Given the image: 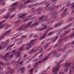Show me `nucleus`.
<instances>
[{
	"label": "nucleus",
	"instance_id": "obj_36",
	"mask_svg": "<svg viewBox=\"0 0 74 74\" xmlns=\"http://www.w3.org/2000/svg\"><path fill=\"white\" fill-rule=\"evenodd\" d=\"M38 64V62H36V65H34V67H37V66Z\"/></svg>",
	"mask_w": 74,
	"mask_h": 74
},
{
	"label": "nucleus",
	"instance_id": "obj_12",
	"mask_svg": "<svg viewBox=\"0 0 74 74\" xmlns=\"http://www.w3.org/2000/svg\"><path fill=\"white\" fill-rule=\"evenodd\" d=\"M44 15L42 16L41 17L39 18V20L40 21H46V20H47V19H43V18H44Z\"/></svg>",
	"mask_w": 74,
	"mask_h": 74
},
{
	"label": "nucleus",
	"instance_id": "obj_41",
	"mask_svg": "<svg viewBox=\"0 0 74 74\" xmlns=\"http://www.w3.org/2000/svg\"><path fill=\"white\" fill-rule=\"evenodd\" d=\"M49 45V43H48L45 46V49H47V48L48 47V45Z\"/></svg>",
	"mask_w": 74,
	"mask_h": 74
},
{
	"label": "nucleus",
	"instance_id": "obj_1",
	"mask_svg": "<svg viewBox=\"0 0 74 74\" xmlns=\"http://www.w3.org/2000/svg\"><path fill=\"white\" fill-rule=\"evenodd\" d=\"M34 39L32 40L30 42L25 45H27L26 49V50H29V49H30L32 48V44H33L34 43L33 42H34Z\"/></svg>",
	"mask_w": 74,
	"mask_h": 74
},
{
	"label": "nucleus",
	"instance_id": "obj_33",
	"mask_svg": "<svg viewBox=\"0 0 74 74\" xmlns=\"http://www.w3.org/2000/svg\"><path fill=\"white\" fill-rule=\"evenodd\" d=\"M68 27H69V26H68V25H67V26L65 27L64 28L62 29V30H66V29H67Z\"/></svg>",
	"mask_w": 74,
	"mask_h": 74
},
{
	"label": "nucleus",
	"instance_id": "obj_44",
	"mask_svg": "<svg viewBox=\"0 0 74 74\" xmlns=\"http://www.w3.org/2000/svg\"><path fill=\"white\" fill-rule=\"evenodd\" d=\"M21 21H18L14 22V23H19Z\"/></svg>",
	"mask_w": 74,
	"mask_h": 74
},
{
	"label": "nucleus",
	"instance_id": "obj_3",
	"mask_svg": "<svg viewBox=\"0 0 74 74\" xmlns=\"http://www.w3.org/2000/svg\"><path fill=\"white\" fill-rule=\"evenodd\" d=\"M10 34V30H8L5 32L4 34H3L0 37V40L3 39L4 37V36H7L9 35Z\"/></svg>",
	"mask_w": 74,
	"mask_h": 74
},
{
	"label": "nucleus",
	"instance_id": "obj_19",
	"mask_svg": "<svg viewBox=\"0 0 74 74\" xmlns=\"http://www.w3.org/2000/svg\"><path fill=\"white\" fill-rule=\"evenodd\" d=\"M70 31H71L70 30H66L64 32L65 35L67 34H69L70 32Z\"/></svg>",
	"mask_w": 74,
	"mask_h": 74
},
{
	"label": "nucleus",
	"instance_id": "obj_6",
	"mask_svg": "<svg viewBox=\"0 0 74 74\" xmlns=\"http://www.w3.org/2000/svg\"><path fill=\"white\" fill-rule=\"evenodd\" d=\"M41 27H42V28H38L37 29V30L40 31V30H44L45 29V30H46L47 29V25H45L44 24H42L41 26Z\"/></svg>",
	"mask_w": 74,
	"mask_h": 74
},
{
	"label": "nucleus",
	"instance_id": "obj_28",
	"mask_svg": "<svg viewBox=\"0 0 74 74\" xmlns=\"http://www.w3.org/2000/svg\"><path fill=\"white\" fill-rule=\"evenodd\" d=\"M25 6L24 5H22L20 6L19 8V9L20 10V9H21L22 8H25Z\"/></svg>",
	"mask_w": 74,
	"mask_h": 74
},
{
	"label": "nucleus",
	"instance_id": "obj_43",
	"mask_svg": "<svg viewBox=\"0 0 74 74\" xmlns=\"http://www.w3.org/2000/svg\"><path fill=\"white\" fill-rule=\"evenodd\" d=\"M33 70H34V69H33L32 68H31L30 70V71L31 73H33Z\"/></svg>",
	"mask_w": 74,
	"mask_h": 74
},
{
	"label": "nucleus",
	"instance_id": "obj_48",
	"mask_svg": "<svg viewBox=\"0 0 74 74\" xmlns=\"http://www.w3.org/2000/svg\"><path fill=\"white\" fill-rule=\"evenodd\" d=\"M32 7H33V5L32 4L30 5L29 6V8H32Z\"/></svg>",
	"mask_w": 74,
	"mask_h": 74
},
{
	"label": "nucleus",
	"instance_id": "obj_55",
	"mask_svg": "<svg viewBox=\"0 0 74 74\" xmlns=\"http://www.w3.org/2000/svg\"><path fill=\"white\" fill-rule=\"evenodd\" d=\"M25 69V67H23L21 69V70H23Z\"/></svg>",
	"mask_w": 74,
	"mask_h": 74
},
{
	"label": "nucleus",
	"instance_id": "obj_10",
	"mask_svg": "<svg viewBox=\"0 0 74 74\" xmlns=\"http://www.w3.org/2000/svg\"><path fill=\"white\" fill-rule=\"evenodd\" d=\"M53 16H52L53 18V19H55V18H56L57 17L56 16L57 15V12L56 11L54 12L53 13Z\"/></svg>",
	"mask_w": 74,
	"mask_h": 74
},
{
	"label": "nucleus",
	"instance_id": "obj_52",
	"mask_svg": "<svg viewBox=\"0 0 74 74\" xmlns=\"http://www.w3.org/2000/svg\"><path fill=\"white\" fill-rule=\"evenodd\" d=\"M64 71L65 72H67L68 71V68H66L64 70Z\"/></svg>",
	"mask_w": 74,
	"mask_h": 74
},
{
	"label": "nucleus",
	"instance_id": "obj_7",
	"mask_svg": "<svg viewBox=\"0 0 74 74\" xmlns=\"http://www.w3.org/2000/svg\"><path fill=\"white\" fill-rule=\"evenodd\" d=\"M53 54V55H55V56L56 57L58 54L56 53V51H52L51 52L49 53L48 55V56H51V55Z\"/></svg>",
	"mask_w": 74,
	"mask_h": 74
},
{
	"label": "nucleus",
	"instance_id": "obj_2",
	"mask_svg": "<svg viewBox=\"0 0 74 74\" xmlns=\"http://www.w3.org/2000/svg\"><path fill=\"white\" fill-rule=\"evenodd\" d=\"M53 29V28L51 27L47 29V30L44 32L43 35L40 37V40H42V39H43V38H44L46 37H47L46 35L47 32H48V30H52Z\"/></svg>",
	"mask_w": 74,
	"mask_h": 74
},
{
	"label": "nucleus",
	"instance_id": "obj_62",
	"mask_svg": "<svg viewBox=\"0 0 74 74\" xmlns=\"http://www.w3.org/2000/svg\"><path fill=\"white\" fill-rule=\"evenodd\" d=\"M15 16V14H13L11 16H10V18H12L13 17H14Z\"/></svg>",
	"mask_w": 74,
	"mask_h": 74
},
{
	"label": "nucleus",
	"instance_id": "obj_15",
	"mask_svg": "<svg viewBox=\"0 0 74 74\" xmlns=\"http://www.w3.org/2000/svg\"><path fill=\"white\" fill-rule=\"evenodd\" d=\"M25 15H26V14H23L21 15V16H19L18 15V18H22L23 16H25Z\"/></svg>",
	"mask_w": 74,
	"mask_h": 74
},
{
	"label": "nucleus",
	"instance_id": "obj_47",
	"mask_svg": "<svg viewBox=\"0 0 74 74\" xmlns=\"http://www.w3.org/2000/svg\"><path fill=\"white\" fill-rule=\"evenodd\" d=\"M13 56H14V55L13 54H11L9 56V58H12Z\"/></svg>",
	"mask_w": 74,
	"mask_h": 74
},
{
	"label": "nucleus",
	"instance_id": "obj_56",
	"mask_svg": "<svg viewBox=\"0 0 74 74\" xmlns=\"http://www.w3.org/2000/svg\"><path fill=\"white\" fill-rule=\"evenodd\" d=\"M43 51L42 49H40V51H39V53H40V52H42Z\"/></svg>",
	"mask_w": 74,
	"mask_h": 74
},
{
	"label": "nucleus",
	"instance_id": "obj_4",
	"mask_svg": "<svg viewBox=\"0 0 74 74\" xmlns=\"http://www.w3.org/2000/svg\"><path fill=\"white\" fill-rule=\"evenodd\" d=\"M26 26L25 25V24H24L22 25L21 27H20L18 28H17L16 30L17 31H18V30H25L26 32H27V30H26Z\"/></svg>",
	"mask_w": 74,
	"mask_h": 74
},
{
	"label": "nucleus",
	"instance_id": "obj_64",
	"mask_svg": "<svg viewBox=\"0 0 74 74\" xmlns=\"http://www.w3.org/2000/svg\"><path fill=\"white\" fill-rule=\"evenodd\" d=\"M4 25V26H3V27H4L5 26H8V23H5V25Z\"/></svg>",
	"mask_w": 74,
	"mask_h": 74
},
{
	"label": "nucleus",
	"instance_id": "obj_5",
	"mask_svg": "<svg viewBox=\"0 0 74 74\" xmlns=\"http://www.w3.org/2000/svg\"><path fill=\"white\" fill-rule=\"evenodd\" d=\"M12 53H13L14 54H15V55H16L17 56L15 58V59H17L19 57V56L20 55V54L19 53V51H18L17 52H15V50H14L12 52Z\"/></svg>",
	"mask_w": 74,
	"mask_h": 74
},
{
	"label": "nucleus",
	"instance_id": "obj_35",
	"mask_svg": "<svg viewBox=\"0 0 74 74\" xmlns=\"http://www.w3.org/2000/svg\"><path fill=\"white\" fill-rule=\"evenodd\" d=\"M71 6L72 8H74V2H73L71 4Z\"/></svg>",
	"mask_w": 74,
	"mask_h": 74
},
{
	"label": "nucleus",
	"instance_id": "obj_63",
	"mask_svg": "<svg viewBox=\"0 0 74 74\" xmlns=\"http://www.w3.org/2000/svg\"><path fill=\"white\" fill-rule=\"evenodd\" d=\"M67 6H70V5H71V4H70V3H67L66 5Z\"/></svg>",
	"mask_w": 74,
	"mask_h": 74
},
{
	"label": "nucleus",
	"instance_id": "obj_39",
	"mask_svg": "<svg viewBox=\"0 0 74 74\" xmlns=\"http://www.w3.org/2000/svg\"><path fill=\"white\" fill-rule=\"evenodd\" d=\"M17 3V2H16L13 3L12 5H11V7H12V6H13L14 5H16Z\"/></svg>",
	"mask_w": 74,
	"mask_h": 74
},
{
	"label": "nucleus",
	"instance_id": "obj_24",
	"mask_svg": "<svg viewBox=\"0 0 74 74\" xmlns=\"http://www.w3.org/2000/svg\"><path fill=\"white\" fill-rule=\"evenodd\" d=\"M32 17V16H30L28 17L26 19L24 20V21L25 22H26L27 21H28L29 20V19L31 17Z\"/></svg>",
	"mask_w": 74,
	"mask_h": 74
},
{
	"label": "nucleus",
	"instance_id": "obj_21",
	"mask_svg": "<svg viewBox=\"0 0 74 74\" xmlns=\"http://www.w3.org/2000/svg\"><path fill=\"white\" fill-rule=\"evenodd\" d=\"M71 64V63H69V64H68V62H66L65 63V66H68V67H69L70 66Z\"/></svg>",
	"mask_w": 74,
	"mask_h": 74
},
{
	"label": "nucleus",
	"instance_id": "obj_16",
	"mask_svg": "<svg viewBox=\"0 0 74 74\" xmlns=\"http://www.w3.org/2000/svg\"><path fill=\"white\" fill-rule=\"evenodd\" d=\"M25 45V44H24L21 47V48L19 49V50L20 51H24V49L23 48L24 46Z\"/></svg>",
	"mask_w": 74,
	"mask_h": 74
},
{
	"label": "nucleus",
	"instance_id": "obj_32",
	"mask_svg": "<svg viewBox=\"0 0 74 74\" xmlns=\"http://www.w3.org/2000/svg\"><path fill=\"white\" fill-rule=\"evenodd\" d=\"M64 60V59H62L60 62H59L57 63V65H59V64H60V63H62V62Z\"/></svg>",
	"mask_w": 74,
	"mask_h": 74
},
{
	"label": "nucleus",
	"instance_id": "obj_38",
	"mask_svg": "<svg viewBox=\"0 0 74 74\" xmlns=\"http://www.w3.org/2000/svg\"><path fill=\"white\" fill-rule=\"evenodd\" d=\"M3 69H4L3 68L2 66H1V65H0V70L1 71H2V70H3Z\"/></svg>",
	"mask_w": 74,
	"mask_h": 74
},
{
	"label": "nucleus",
	"instance_id": "obj_40",
	"mask_svg": "<svg viewBox=\"0 0 74 74\" xmlns=\"http://www.w3.org/2000/svg\"><path fill=\"white\" fill-rule=\"evenodd\" d=\"M9 27H10V25H8L5 28V29H8V28Z\"/></svg>",
	"mask_w": 74,
	"mask_h": 74
},
{
	"label": "nucleus",
	"instance_id": "obj_61",
	"mask_svg": "<svg viewBox=\"0 0 74 74\" xmlns=\"http://www.w3.org/2000/svg\"><path fill=\"white\" fill-rule=\"evenodd\" d=\"M10 42V40H6V42H7V43H8Z\"/></svg>",
	"mask_w": 74,
	"mask_h": 74
},
{
	"label": "nucleus",
	"instance_id": "obj_37",
	"mask_svg": "<svg viewBox=\"0 0 74 74\" xmlns=\"http://www.w3.org/2000/svg\"><path fill=\"white\" fill-rule=\"evenodd\" d=\"M63 41V39H59L58 41V42H62V41Z\"/></svg>",
	"mask_w": 74,
	"mask_h": 74
},
{
	"label": "nucleus",
	"instance_id": "obj_23",
	"mask_svg": "<svg viewBox=\"0 0 74 74\" xmlns=\"http://www.w3.org/2000/svg\"><path fill=\"white\" fill-rule=\"evenodd\" d=\"M58 37L59 36L58 35H57L56 36V38H55L53 40V42H55L56 40L58 39Z\"/></svg>",
	"mask_w": 74,
	"mask_h": 74
},
{
	"label": "nucleus",
	"instance_id": "obj_14",
	"mask_svg": "<svg viewBox=\"0 0 74 74\" xmlns=\"http://www.w3.org/2000/svg\"><path fill=\"white\" fill-rule=\"evenodd\" d=\"M14 45H15V43H13L12 45H9V47H7L6 49V51H7V50H8V49H9L10 48H11V47H13Z\"/></svg>",
	"mask_w": 74,
	"mask_h": 74
},
{
	"label": "nucleus",
	"instance_id": "obj_53",
	"mask_svg": "<svg viewBox=\"0 0 74 74\" xmlns=\"http://www.w3.org/2000/svg\"><path fill=\"white\" fill-rule=\"evenodd\" d=\"M60 74H64V72H62V71H60L59 72Z\"/></svg>",
	"mask_w": 74,
	"mask_h": 74
},
{
	"label": "nucleus",
	"instance_id": "obj_60",
	"mask_svg": "<svg viewBox=\"0 0 74 74\" xmlns=\"http://www.w3.org/2000/svg\"><path fill=\"white\" fill-rule=\"evenodd\" d=\"M63 49L61 48H60L58 49V50L59 51H62Z\"/></svg>",
	"mask_w": 74,
	"mask_h": 74
},
{
	"label": "nucleus",
	"instance_id": "obj_46",
	"mask_svg": "<svg viewBox=\"0 0 74 74\" xmlns=\"http://www.w3.org/2000/svg\"><path fill=\"white\" fill-rule=\"evenodd\" d=\"M21 37H22V38H26L27 37L25 35H23Z\"/></svg>",
	"mask_w": 74,
	"mask_h": 74
},
{
	"label": "nucleus",
	"instance_id": "obj_27",
	"mask_svg": "<svg viewBox=\"0 0 74 74\" xmlns=\"http://www.w3.org/2000/svg\"><path fill=\"white\" fill-rule=\"evenodd\" d=\"M47 58H48L47 57H45L42 60V62H45L46 60H47Z\"/></svg>",
	"mask_w": 74,
	"mask_h": 74
},
{
	"label": "nucleus",
	"instance_id": "obj_22",
	"mask_svg": "<svg viewBox=\"0 0 74 74\" xmlns=\"http://www.w3.org/2000/svg\"><path fill=\"white\" fill-rule=\"evenodd\" d=\"M63 21H60V22H59L58 23V26H61V25H62V24H63Z\"/></svg>",
	"mask_w": 74,
	"mask_h": 74
},
{
	"label": "nucleus",
	"instance_id": "obj_49",
	"mask_svg": "<svg viewBox=\"0 0 74 74\" xmlns=\"http://www.w3.org/2000/svg\"><path fill=\"white\" fill-rule=\"evenodd\" d=\"M67 10H68V8H67L65 9L64 10V12H67Z\"/></svg>",
	"mask_w": 74,
	"mask_h": 74
},
{
	"label": "nucleus",
	"instance_id": "obj_20",
	"mask_svg": "<svg viewBox=\"0 0 74 74\" xmlns=\"http://www.w3.org/2000/svg\"><path fill=\"white\" fill-rule=\"evenodd\" d=\"M70 31H71L70 30H66L64 32L65 35L67 34H69L70 32Z\"/></svg>",
	"mask_w": 74,
	"mask_h": 74
},
{
	"label": "nucleus",
	"instance_id": "obj_13",
	"mask_svg": "<svg viewBox=\"0 0 74 74\" xmlns=\"http://www.w3.org/2000/svg\"><path fill=\"white\" fill-rule=\"evenodd\" d=\"M38 25V23L36 22L32 25H31V27H35L36 26H37V25Z\"/></svg>",
	"mask_w": 74,
	"mask_h": 74
},
{
	"label": "nucleus",
	"instance_id": "obj_45",
	"mask_svg": "<svg viewBox=\"0 0 74 74\" xmlns=\"http://www.w3.org/2000/svg\"><path fill=\"white\" fill-rule=\"evenodd\" d=\"M72 74V70L71 69L69 71V74Z\"/></svg>",
	"mask_w": 74,
	"mask_h": 74
},
{
	"label": "nucleus",
	"instance_id": "obj_26",
	"mask_svg": "<svg viewBox=\"0 0 74 74\" xmlns=\"http://www.w3.org/2000/svg\"><path fill=\"white\" fill-rule=\"evenodd\" d=\"M67 38H68V37H64V38H62V40H64V41H66L67 40Z\"/></svg>",
	"mask_w": 74,
	"mask_h": 74
},
{
	"label": "nucleus",
	"instance_id": "obj_11",
	"mask_svg": "<svg viewBox=\"0 0 74 74\" xmlns=\"http://www.w3.org/2000/svg\"><path fill=\"white\" fill-rule=\"evenodd\" d=\"M11 15V14L10 13H8L5 16L3 17V18H5V19H7L8 18H9V17Z\"/></svg>",
	"mask_w": 74,
	"mask_h": 74
},
{
	"label": "nucleus",
	"instance_id": "obj_50",
	"mask_svg": "<svg viewBox=\"0 0 74 74\" xmlns=\"http://www.w3.org/2000/svg\"><path fill=\"white\" fill-rule=\"evenodd\" d=\"M66 14H62V16H63V17H64V16H66Z\"/></svg>",
	"mask_w": 74,
	"mask_h": 74
},
{
	"label": "nucleus",
	"instance_id": "obj_51",
	"mask_svg": "<svg viewBox=\"0 0 74 74\" xmlns=\"http://www.w3.org/2000/svg\"><path fill=\"white\" fill-rule=\"evenodd\" d=\"M38 3H36L34 5L33 4H32L33 5V6H36V5H38Z\"/></svg>",
	"mask_w": 74,
	"mask_h": 74
},
{
	"label": "nucleus",
	"instance_id": "obj_34",
	"mask_svg": "<svg viewBox=\"0 0 74 74\" xmlns=\"http://www.w3.org/2000/svg\"><path fill=\"white\" fill-rule=\"evenodd\" d=\"M31 10H32V11H33V12L36 11V9L34 8H32Z\"/></svg>",
	"mask_w": 74,
	"mask_h": 74
},
{
	"label": "nucleus",
	"instance_id": "obj_42",
	"mask_svg": "<svg viewBox=\"0 0 74 74\" xmlns=\"http://www.w3.org/2000/svg\"><path fill=\"white\" fill-rule=\"evenodd\" d=\"M53 72H54V74H57L58 73H57V72L58 71H54L53 70Z\"/></svg>",
	"mask_w": 74,
	"mask_h": 74
},
{
	"label": "nucleus",
	"instance_id": "obj_29",
	"mask_svg": "<svg viewBox=\"0 0 74 74\" xmlns=\"http://www.w3.org/2000/svg\"><path fill=\"white\" fill-rule=\"evenodd\" d=\"M27 3H30V0H28L25 2L24 4H27Z\"/></svg>",
	"mask_w": 74,
	"mask_h": 74
},
{
	"label": "nucleus",
	"instance_id": "obj_8",
	"mask_svg": "<svg viewBox=\"0 0 74 74\" xmlns=\"http://www.w3.org/2000/svg\"><path fill=\"white\" fill-rule=\"evenodd\" d=\"M34 49H32L31 50H29L28 52V54H29V55H30L32 54V53H34V52H36L37 51V50H35L34 51Z\"/></svg>",
	"mask_w": 74,
	"mask_h": 74
},
{
	"label": "nucleus",
	"instance_id": "obj_25",
	"mask_svg": "<svg viewBox=\"0 0 74 74\" xmlns=\"http://www.w3.org/2000/svg\"><path fill=\"white\" fill-rule=\"evenodd\" d=\"M42 10V8H41V7H40L38 8V9L36 10V12H38V11H41V10Z\"/></svg>",
	"mask_w": 74,
	"mask_h": 74
},
{
	"label": "nucleus",
	"instance_id": "obj_18",
	"mask_svg": "<svg viewBox=\"0 0 74 74\" xmlns=\"http://www.w3.org/2000/svg\"><path fill=\"white\" fill-rule=\"evenodd\" d=\"M9 55H10V52H8L6 54L5 56H4L3 58H6L7 57L9 56Z\"/></svg>",
	"mask_w": 74,
	"mask_h": 74
},
{
	"label": "nucleus",
	"instance_id": "obj_17",
	"mask_svg": "<svg viewBox=\"0 0 74 74\" xmlns=\"http://www.w3.org/2000/svg\"><path fill=\"white\" fill-rule=\"evenodd\" d=\"M32 23V22H29L27 25L25 24L26 28H27L28 27L30 26V25H31Z\"/></svg>",
	"mask_w": 74,
	"mask_h": 74
},
{
	"label": "nucleus",
	"instance_id": "obj_54",
	"mask_svg": "<svg viewBox=\"0 0 74 74\" xmlns=\"http://www.w3.org/2000/svg\"><path fill=\"white\" fill-rule=\"evenodd\" d=\"M43 53H42V54H40V55L39 56V58H40V57H41L42 56H43Z\"/></svg>",
	"mask_w": 74,
	"mask_h": 74
},
{
	"label": "nucleus",
	"instance_id": "obj_30",
	"mask_svg": "<svg viewBox=\"0 0 74 74\" xmlns=\"http://www.w3.org/2000/svg\"><path fill=\"white\" fill-rule=\"evenodd\" d=\"M70 37L71 38H73V37H74V32L71 35Z\"/></svg>",
	"mask_w": 74,
	"mask_h": 74
},
{
	"label": "nucleus",
	"instance_id": "obj_57",
	"mask_svg": "<svg viewBox=\"0 0 74 74\" xmlns=\"http://www.w3.org/2000/svg\"><path fill=\"white\" fill-rule=\"evenodd\" d=\"M35 18H36V17H32L31 18V20H34V19Z\"/></svg>",
	"mask_w": 74,
	"mask_h": 74
},
{
	"label": "nucleus",
	"instance_id": "obj_9",
	"mask_svg": "<svg viewBox=\"0 0 74 74\" xmlns=\"http://www.w3.org/2000/svg\"><path fill=\"white\" fill-rule=\"evenodd\" d=\"M59 68H60L59 66H56L53 68V70L58 71L59 70Z\"/></svg>",
	"mask_w": 74,
	"mask_h": 74
},
{
	"label": "nucleus",
	"instance_id": "obj_59",
	"mask_svg": "<svg viewBox=\"0 0 74 74\" xmlns=\"http://www.w3.org/2000/svg\"><path fill=\"white\" fill-rule=\"evenodd\" d=\"M0 64H1V65H3L4 63L2 61H1L0 62Z\"/></svg>",
	"mask_w": 74,
	"mask_h": 74
},
{
	"label": "nucleus",
	"instance_id": "obj_58",
	"mask_svg": "<svg viewBox=\"0 0 74 74\" xmlns=\"http://www.w3.org/2000/svg\"><path fill=\"white\" fill-rule=\"evenodd\" d=\"M52 33H53V32H50L48 34V36H50L51 34Z\"/></svg>",
	"mask_w": 74,
	"mask_h": 74
},
{
	"label": "nucleus",
	"instance_id": "obj_31",
	"mask_svg": "<svg viewBox=\"0 0 74 74\" xmlns=\"http://www.w3.org/2000/svg\"><path fill=\"white\" fill-rule=\"evenodd\" d=\"M14 71V70L10 69L9 70V72L10 73H12Z\"/></svg>",
	"mask_w": 74,
	"mask_h": 74
}]
</instances>
